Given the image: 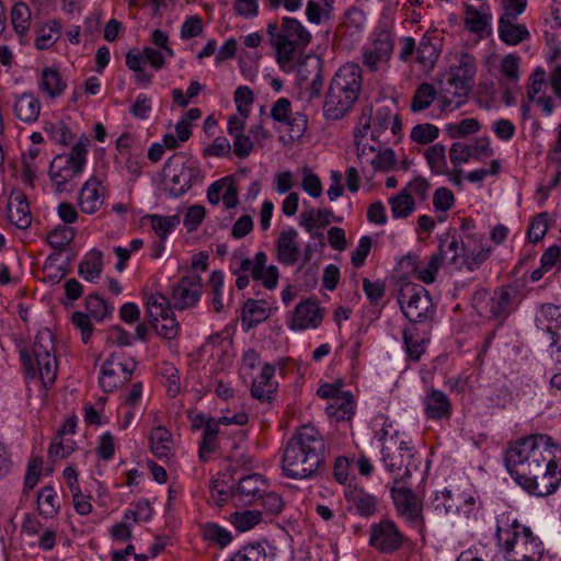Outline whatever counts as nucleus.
Instances as JSON below:
<instances>
[{
    "mask_svg": "<svg viewBox=\"0 0 561 561\" xmlns=\"http://www.w3.org/2000/svg\"><path fill=\"white\" fill-rule=\"evenodd\" d=\"M439 56V39L427 31L420 41L416 60L425 69L434 67Z\"/></svg>",
    "mask_w": 561,
    "mask_h": 561,
    "instance_id": "nucleus-33",
    "label": "nucleus"
},
{
    "mask_svg": "<svg viewBox=\"0 0 561 561\" xmlns=\"http://www.w3.org/2000/svg\"><path fill=\"white\" fill-rule=\"evenodd\" d=\"M516 21L517 20L510 19L508 15L506 19L499 20V37L506 45L516 46L530 37L526 25L518 24Z\"/></svg>",
    "mask_w": 561,
    "mask_h": 561,
    "instance_id": "nucleus-28",
    "label": "nucleus"
},
{
    "mask_svg": "<svg viewBox=\"0 0 561 561\" xmlns=\"http://www.w3.org/2000/svg\"><path fill=\"white\" fill-rule=\"evenodd\" d=\"M424 157L431 171L435 174H447L448 164L446 159V147L442 144H434L428 147Z\"/></svg>",
    "mask_w": 561,
    "mask_h": 561,
    "instance_id": "nucleus-43",
    "label": "nucleus"
},
{
    "mask_svg": "<svg viewBox=\"0 0 561 561\" xmlns=\"http://www.w3.org/2000/svg\"><path fill=\"white\" fill-rule=\"evenodd\" d=\"M247 272H250L252 279L261 282L267 290H273L278 285V267L267 264V255L263 251L256 252L253 259L242 257L239 267L232 271L237 275L236 286L240 290L249 286L250 277Z\"/></svg>",
    "mask_w": 561,
    "mask_h": 561,
    "instance_id": "nucleus-11",
    "label": "nucleus"
},
{
    "mask_svg": "<svg viewBox=\"0 0 561 561\" xmlns=\"http://www.w3.org/2000/svg\"><path fill=\"white\" fill-rule=\"evenodd\" d=\"M53 342L54 336L48 329L45 328L37 332L32 348L37 369L33 365L32 355L26 351L21 352V360L27 375L35 377L38 373L45 388L50 387L57 376V360L53 354Z\"/></svg>",
    "mask_w": 561,
    "mask_h": 561,
    "instance_id": "nucleus-6",
    "label": "nucleus"
},
{
    "mask_svg": "<svg viewBox=\"0 0 561 561\" xmlns=\"http://www.w3.org/2000/svg\"><path fill=\"white\" fill-rule=\"evenodd\" d=\"M390 492L398 515L411 527L422 530L424 527L422 501L411 489L400 483L393 484Z\"/></svg>",
    "mask_w": 561,
    "mask_h": 561,
    "instance_id": "nucleus-17",
    "label": "nucleus"
},
{
    "mask_svg": "<svg viewBox=\"0 0 561 561\" xmlns=\"http://www.w3.org/2000/svg\"><path fill=\"white\" fill-rule=\"evenodd\" d=\"M262 519V514L260 511H242L234 512L230 515V523L239 530V531H248L260 524Z\"/></svg>",
    "mask_w": 561,
    "mask_h": 561,
    "instance_id": "nucleus-50",
    "label": "nucleus"
},
{
    "mask_svg": "<svg viewBox=\"0 0 561 561\" xmlns=\"http://www.w3.org/2000/svg\"><path fill=\"white\" fill-rule=\"evenodd\" d=\"M39 514L45 517H53L59 508L57 494L51 486H44L37 495Z\"/></svg>",
    "mask_w": 561,
    "mask_h": 561,
    "instance_id": "nucleus-49",
    "label": "nucleus"
},
{
    "mask_svg": "<svg viewBox=\"0 0 561 561\" xmlns=\"http://www.w3.org/2000/svg\"><path fill=\"white\" fill-rule=\"evenodd\" d=\"M495 537L506 561H540L542 541L511 512L496 515Z\"/></svg>",
    "mask_w": 561,
    "mask_h": 561,
    "instance_id": "nucleus-3",
    "label": "nucleus"
},
{
    "mask_svg": "<svg viewBox=\"0 0 561 561\" xmlns=\"http://www.w3.org/2000/svg\"><path fill=\"white\" fill-rule=\"evenodd\" d=\"M481 128V125L476 118H465L456 124L448 125V133L451 138H460L467 135L476 134Z\"/></svg>",
    "mask_w": 561,
    "mask_h": 561,
    "instance_id": "nucleus-58",
    "label": "nucleus"
},
{
    "mask_svg": "<svg viewBox=\"0 0 561 561\" xmlns=\"http://www.w3.org/2000/svg\"><path fill=\"white\" fill-rule=\"evenodd\" d=\"M101 183L96 179L87 181L79 195L81 210L85 214H94L103 204V195L100 193Z\"/></svg>",
    "mask_w": 561,
    "mask_h": 561,
    "instance_id": "nucleus-30",
    "label": "nucleus"
},
{
    "mask_svg": "<svg viewBox=\"0 0 561 561\" xmlns=\"http://www.w3.org/2000/svg\"><path fill=\"white\" fill-rule=\"evenodd\" d=\"M204 536L206 539L218 543L220 547L227 546L231 539V534L224 527L216 524H209L204 529Z\"/></svg>",
    "mask_w": 561,
    "mask_h": 561,
    "instance_id": "nucleus-64",
    "label": "nucleus"
},
{
    "mask_svg": "<svg viewBox=\"0 0 561 561\" xmlns=\"http://www.w3.org/2000/svg\"><path fill=\"white\" fill-rule=\"evenodd\" d=\"M363 85L362 69L356 64H345L334 73L323 103V116L343 118L358 100Z\"/></svg>",
    "mask_w": 561,
    "mask_h": 561,
    "instance_id": "nucleus-5",
    "label": "nucleus"
},
{
    "mask_svg": "<svg viewBox=\"0 0 561 561\" xmlns=\"http://www.w3.org/2000/svg\"><path fill=\"white\" fill-rule=\"evenodd\" d=\"M436 98V90L433 84L424 82L421 83L412 99L411 111L421 112L426 110Z\"/></svg>",
    "mask_w": 561,
    "mask_h": 561,
    "instance_id": "nucleus-48",
    "label": "nucleus"
},
{
    "mask_svg": "<svg viewBox=\"0 0 561 561\" xmlns=\"http://www.w3.org/2000/svg\"><path fill=\"white\" fill-rule=\"evenodd\" d=\"M325 443L313 426H300L288 439L282 459L285 477L302 480L312 477L324 460Z\"/></svg>",
    "mask_w": 561,
    "mask_h": 561,
    "instance_id": "nucleus-2",
    "label": "nucleus"
},
{
    "mask_svg": "<svg viewBox=\"0 0 561 561\" xmlns=\"http://www.w3.org/2000/svg\"><path fill=\"white\" fill-rule=\"evenodd\" d=\"M493 156V149L488 137L476 138L470 145L454 142L449 149V158L455 167L469 161Z\"/></svg>",
    "mask_w": 561,
    "mask_h": 561,
    "instance_id": "nucleus-20",
    "label": "nucleus"
},
{
    "mask_svg": "<svg viewBox=\"0 0 561 561\" xmlns=\"http://www.w3.org/2000/svg\"><path fill=\"white\" fill-rule=\"evenodd\" d=\"M14 115L23 123H35L41 114L42 105L39 100L32 92H24L15 95Z\"/></svg>",
    "mask_w": 561,
    "mask_h": 561,
    "instance_id": "nucleus-27",
    "label": "nucleus"
},
{
    "mask_svg": "<svg viewBox=\"0 0 561 561\" xmlns=\"http://www.w3.org/2000/svg\"><path fill=\"white\" fill-rule=\"evenodd\" d=\"M443 262L444 260L442 259V254L434 253L430 257L426 266H420L415 270L417 279L425 284H432L435 280L436 274L442 267Z\"/></svg>",
    "mask_w": 561,
    "mask_h": 561,
    "instance_id": "nucleus-56",
    "label": "nucleus"
},
{
    "mask_svg": "<svg viewBox=\"0 0 561 561\" xmlns=\"http://www.w3.org/2000/svg\"><path fill=\"white\" fill-rule=\"evenodd\" d=\"M491 20V10L488 4H481L479 8L466 5L465 25L471 33L484 32Z\"/></svg>",
    "mask_w": 561,
    "mask_h": 561,
    "instance_id": "nucleus-34",
    "label": "nucleus"
},
{
    "mask_svg": "<svg viewBox=\"0 0 561 561\" xmlns=\"http://www.w3.org/2000/svg\"><path fill=\"white\" fill-rule=\"evenodd\" d=\"M103 271V256L102 253L92 250L88 252L78 267L79 275L87 282H96Z\"/></svg>",
    "mask_w": 561,
    "mask_h": 561,
    "instance_id": "nucleus-37",
    "label": "nucleus"
},
{
    "mask_svg": "<svg viewBox=\"0 0 561 561\" xmlns=\"http://www.w3.org/2000/svg\"><path fill=\"white\" fill-rule=\"evenodd\" d=\"M163 172L164 188L173 197L182 196L202 181L198 162L183 152L170 157L164 163Z\"/></svg>",
    "mask_w": 561,
    "mask_h": 561,
    "instance_id": "nucleus-8",
    "label": "nucleus"
},
{
    "mask_svg": "<svg viewBox=\"0 0 561 561\" xmlns=\"http://www.w3.org/2000/svg\"><path fill=\"white\" fill-rule=\"evenodd\" d=\"M325 411L335 421L351 419L355 411L353 396L350 392H340L334 399L329 401Z\"/></svg>",
    "mask_w": 561,
    "mask_h": 561,
    "instance_id": "nucleus-35",
    "label": "nucleus"
},
{
    "mask_svg": "<svg viewBox=\"0 0 561 561\" xmlns=\"http://www.w3.org/2000/svg\"><path fill=\"white\" fill-rule=\"evenodd\" d=\"M369 125L368 121L364 118H358L357 125L354 128V138L357 150V157L362 163H366L367 158H371L374 153L378 150L380 144L368 142V134Z\"/></svg>",
    "mask_w": 561,
    "mask_h": 561,
    "instance_id": "nucleus-32",
    "label": "nucleus"
},
{
    "mask_svg": "<svg viewBox=\"0 0 561 561\" xmlns=\"http://www.w3.org/2000/svg\"><path fill=\"white\" fill-rule=\"evenodd\" d=\"M89 139L82 136L68 154H58L50 163L49 175L58 193L67 190V183L78 176L87 162Z\"/></svg>",
    "mask_w": 561,
    "mask_h": 561,
    "instance_id": "nucleus-10",
    "label": "nucleus"
},
{
    "mask_svg": "<svg viewBox=\"0 0 561 561\" xmlns=\"http://www.w3.org/2000/svg\"><path fill=\"white\" fill-rule=\"evenodd\" d=\"M266 33L275 59L283 71L290 72L296 59L302 54L311 41V34L300 21L283 18L267 24Z\"/></svg>",
    "mask_w": 561,
    "mask_h": 561,
    "instance_id": "nucleus-4",
    "label": "nucleus"
},
{
    "mask_svg": "<svg viewBox=\"0 0 561 561\" xmlns=\"http://www.w3.org/2000/svg\"><path fill=\"white\" fill-rule=\"evenodd\" d=\"M253 92L247 85H240L234 92V104L237 111L242 116H249L250 106L253 103Z\"/></svg>",
    "mask_w": 561,
    "mask_h": 561,
    "instance_id": "nucleus-61",
    "label": "nucleus"
},
{
    "mask_svg": "<svg viewBox=\"0 0 561 561\" xmlns=\"http://www.w3.org/2000/svg\"><path fill=\"white\" fill-rule=\"evenodd\" d=\"M476 72L474 57L467 53L461 54L458 64L450 68V77L448 79V84L454 87L455 91L450 95L442 94L438 98L442 110L454 111L465 103L473 85Z\"/></svg>",
    "mask_w": 561,
    "mask_h": 561,
    "instance_id": "nucleus-9",
    "label": "nucleus"
},
{
    "mask_svg": "<svg viewBox=\"0 0 561 561\" xmlns=\"http://www.w3.org/2000/svg\"><path fill=\"white\" fill-rule=\"evenodd\" d=\"M389 204L394 218H407L415 208L414 199L407 190H402L397 195L390 197Z\"/></svg>",
    "mask_w": 561,
    "mask_h": 561,
    "instance_id": "nucleus-46",
    "label": "nucleus"
},
{
    "mask_svg": "<svg viewBox=\"0 0 561 561\" xmlns=\"http://www.w3.org/2000/svg\"><path fill=\"white\" fill-rule=\"evenodd\" d=\"M519 61L520 58L516 54H507L502 59L501 72L511 82H517L520 78Z\"/></svg>",
    "mask_w": 561,
    "mask_h": 561,
    "instance_id": "nucleus-62",
    "label": "nucleus"
},
{
    "mask_svg": "<svg viewBox=\"0 0 561 561\" xmlns=\"http://www.w3.org/2000/svg\"><path fill=\"white\" fill-rule=\"evenodd\" d=\"M423 405L428 420H446L451 415V402L442 390L430 389L423 398Z\"/></svg>",
    "mask_w": 561,
    "mask_h": 561,
    "instance_id": "nucleus-24",
    "label": "nucleus"
},
{
    "mask_svg": "<svg viewBox=\"0 0 561 561\" xmlns=\"http://www.w3.org/2000/svg\"><path fill=\"white\" fill-rule=\"evenodd\" d=\"M142 220L150 222L151 228L160 237L161 240H165L168 234L180 224V217L178 215L162 216L152 214L144 216Z\"/></svg>",
    "mask_w": 561,
    "mask_h": 561,
    "instance_id": "nucleus-44",
    "label": "nucleus"
},
{
    "mask_svg": "<svg viewBox=\"0 0 561 561\" xmlns=\"http://www.w3.org/2000/svg\"><path fill=\"white\" fill-rule=\"evenodd\" d=\"M11 21L15 32L24 34L30 27V8L24 2H16L11 9Z\"/></svg>",
    "mask_w": 561,
    "mask_h": 561,
    "instance_id": "nucleus-51",
    "label": "nucleus"
},
{
    "mask_svg": "<svg viewBox=\"0 0 561 561\" xmlns=\"http://www.w3.org/2000/svg\"><path fill=\"white\" fill-rule=\"evenodd\" d=\"M404 536L391 519H381L370 526L369 545L382 553H392L399 550Z\"/></svg>",
    "mask_w": 561,
    "mask_h": 561,
    "instance_id": "nucleus-19",
    "label": "nucleus"
},
{
    "mask_svg": "<svg viewBox=\"0 0 561 561\" xmlns=\"http://www.w3.org/2000/svg\"><path fill=\"white\" fill-rule=\"evenodd\" d=\"M146 307L150 324L160 322L162 317H169L173 313L171 300L160 293L150 295L147 298Z\"/></svg>",
    "mask_w": 561,
    "mask_h": 561,
    "instance_id": "nucleus-39",
    "label": "nucleus"
},
{
    "mask_svg": "<svg viewBox=\"0 0 561 561\" xmlns=\"http://www.w3.org/2000/svg\"><path fill=\"white\" fill-rule=\"evenodd\" d=\"M398 302L404 317L413 323L426 322L435 314L428 291L419 284H404L400 289Z\"/></svg>",
    "mask_w": 561,
    "mask_h": 561,
    "instance_id": "nucleus-12",
    "label": "nucleus"
},
{
    "mask_svg": "<svg viewBox=\"0 0 561 561\" xmlns=\"http://www.w3.org/2000/svg\"><path fill=\"white\" fill-rule=\"evenodd\" d=\"M366 118L369 125V136L373 142H390L391 137H398L401 131V122L398 114L392 113L389 106L380 105L373 111L364 108L358 118Z\"/></svg>",
    "mask_w": 561,
    "mask_h": 561,
    "instance_id": "nucleus-14",
    "label": "nucleus"
},
{
    "mask_svg": "<svg viewBox=\"0 0 561 561\" xmlns=\"http://www.w3.org/2000/svg\"><path fill=\"white\" fill-rule=\"evenodd\" d=\"M322 314L319 306L310 300L298 304L288 321L289 329L301 331L314 329L320 325Z\"/></svg>",
    "mask_w": 561,
    "mask_h": 561,
    "instance_id": "nucleus-22",
    "label": "nucleus"
},
{
    "mask_svg": "<svg viewBox=\"0 0 561 561\" xmlns=\"http://www.w3.org/2000/svg\"><path fill=\"white\" fill-rule=\"evenodd\" d=\"M453 489L445 488L443 491H436L434 497L427 505L428 511L433 513L436 518L453 515Z\"/></svg>",
    "mask_w": 561,
    "mask_h": 561,
    "instance_id": "nucleus-42",
    "label": "nucleus"
},
{
    "mask_svg": "<svg viewBox=\"0 0 561 561\" xmlns=\"http://www.w3.org/2000/svg\"><path fill=\"white\" fill-rule=\"evenodd\" d=\"M151 327L159 336L167 340L175 339L180 330V324L176 321L174 313L169 317H162L160 322H154Z\"/></svg>",
    "mask_w": 561,
    "mask_h": 561,
    "instance_id": "nucleus-57",
    "label": "nucleus"
},
{
    "mask_svg": "<svg viewBox=\"0 0 561 561\" xmlns=\"http://www.w3.org/2000/svg\"><path fill=\"white\" fill-rule=\"evenodd\" d=\"M85 307L89 316L98 321H102L111 312L105 300L94 294L87 297Z\"/></svg>",
    "mask_w": 561,
    "mask_h": 561,
    "instance_id": "nucleus-59",
    "label": "nucleus"
},
{
    "mask_svg": "<svg viewBox=\"0 0 561 561\" xmlns=\"http://www.w3.org/2000/svg\"><path fill=\"white\" fill-rule=\"evenodd\" d=\"M8 218L20 229H26L31 222L32 217L27 204L26 195L20 190L11 192L8 203Z\"/></svg>",
    "mask_w": 561,
    "mask_h": 561,
    "instance_id": "nucleus-26",
    "label": "nucleus"
},
{
    "mask_svg": "<svg viewBox=\"0 0 561 561\" xmlns=\"http://www.w3.org/2000/svg\"><path fill=\"white\" fill-rule=\"evenodd\" d=\"M151 451L158 458H167L172 454L173 442L171 433L163 426L154 427L150 433Z\"/></svg>",
    "mask_w": 561,
    "mask_h": 561,
    "instance_id": "nucleus-41",
    "label": "nucleus"
},
{
    "mask_svg": "<svg viewBox=\"0 0 561 561\" xmlns=\"http://www.w3.org/2000/svg\"><path fill=\"white\" fill-rule=\"evenodd\" d=\"M297 238L298 232L294 228L279 233L276 240V255L283 265L291 266L297 263L300 253Z\"/></svg>",
    "mask_w": 561,
    "mask_h": 561,
    "instance_id": "nucleus-25",
    "label": "nucleus"
},
{
    "mask_svg": "<svg viewBox=\"0 0 561 561\" xmlns=\"http://www.w3.org/2000/svg\"><path fill=\"white\" fill-rule=\"evenodd\" d=\"M514 290L506 287L496 288L493 294L479 288L473 293L471 306L484 319L496 320L502 324L510 314Z\"/></svg>",
    "mask_w": 561,
    "mask_h": 561,
    "instance_id": "nucleus-13",
    "label": "nucleus"
},
{
    "mask_svg": "<svg viewBox=\"0 0 561 561\" xmlns=\"http://www.w3.org/2000/svg\"><path fill=\"white\" fill-rule=\"evenodd\" d=\"M394 41L390 31L377 28L363 47V64L371 72L383 68L391 58Z\"/></svg>",
    "mask_w": 561,
    "mask_h": 561,
    "instance_id": "nucleus-16",
    "label": "nucleus"
},
{
    "mask_svg": "<svg viewBox=\"0 0 561 561\" xmlns=\"http://www.w3.org/2000/svg\"><path fill=\"white\" fill-rule=\"evenodd\" d=\"M455 195L447 187H438L433 194V206L436 211L445 213L455 205Z\"/></svg>",
    "mask_w": 561,
    "mask_h": 561,
    "instance_id": "nucleus-63",
    "label": "nucleus"
},
{
    "mask_svg": "<svg viewBox=\"0 0 561 561\" xmlns=\"http://www.w3.org/2000/svg\"><path fill=\"white\" fill-rule=\"evenodd\" d=\"M267 490V481L260 473H251L242 477L234 491H231L233 500L243 505H251L262 497Z\"/></svg>",
    "mask_w": 561,
    "mask_h": 561,
    "instance_id": "nucleus-21",
    "label": "nucleus"
},
{
    "mask_svg": "<svg viewBox=\"0 0 561 561\" xmlns=\"http://www.w3.org/2000/svg\"><path fill=\"white\" fill-rule=\"evenodd\" d=\"M403 343L405 353L412 360H419L425 351L424 341L417 337L415 330H404Z\"/></svg>",
    "mask_w": 561,
    "mask_h": 561,
    "instance_id": "nucleus-54",
    "label": "nucleus"
},
{
    "mask_svg": "<svg viewBox=\"0 0 561 561\" xmlns=\"http://www.w3.org/2000/svg\"><path fill=\"white\" fill-rule=\"evenodd\" d=\"M266 301L248 299L242 310L243 322H249V327L257 324L267 318Z\"/></svg>",
    "mask_w": 561,
    "mask_h": 561,
    "instance_id": "nucleus-47",
    "label": "nucleus"
},
{
    "mask_svg": "<svg viewBox=\"0 0 561 561\" xmlns=\"http://www.w3.org/2000/svg\"><path fill=\"white\" fill-rule=\"evenodd\" d=\"M203 282L201 275L192 273L183 276L172 286L171 302L176 310L195 307L201 300Z\"/></svg>",
    "mask_w": 561,
    "mask_h": 561,
    "instance_id": "nucleus-18",
    "label": "nucleus"
},
{
    "mask_svg": "<svg viewBox=\"0 0 561 561\" xmlns=\"http://www.w3.org/2000/svg\"><path fill=\"white\" fill-rule=\"evenodd\" d=\"M463 250V241L456 232H447L439 237V248L436 254H442V259L448 260L450 263L456 264L457 259Z\"/></svg>",
    "mask_w": 561,
    "mask_h": 561,
    "instance_id": "nucleus-38",
    "label": "nucleus"
},
{
    "mask_svg": "<svg viewBox=\"0 0 561 561\" xmlns=\"http://www.w3.org/2000/svg\"><path fill=\"white\" fill-rule=\"evenodd\" d=\"M558 446L546 434L517 440L505 451V467L525 491L537 496L556 492L561 483V468L556 459Z\"/></svg>",
    "mask_w": 561,
    "mask_h": 561,
    "instance_id": "nucleus-1",
    "label": "nucleus"
},
{
    "mask_svg": "<svg viewBox=\"0 0 561 561\" xmlns=\"http://www.w3.org/2000/svg\"><path fill=\"white\" fill-rule=\"evenodd\" d=\"M275 367L265 364L257 378L253 380L251 393L255 399L268 401L277 389V382L273 380Z\"/></svg>",
    "mask_w": 561,
    "mask_h": 561,
    "instance_id": "nucleus-29",
    "label": "nucleus"
},
{
    "mask_svg": "<svg viewBox=\"0 0 561 561\" xmlns=\"http://www.w3.org/2000/svg\"><path fill=\"white\" fill-rule=\"evenodd\" d=\"M344 495L350 506L362 517H370L378 512L379 501L377 496L362 488L348 485Z\"/></svg>",
    "mask_w": 561,
    "mask_h": 561,
    "instance_id": "nucleus-23",
    "label": "nucleus"
},
{
    "mask_svg": "<svg viewBox=\"0 0 561 561\" xmlns=\"http://www.w3.org/2000/svg\"><path fill=\"white\" fill-rule=\"evenodd\" d=\"M379 440L382 442L381 460L393 479V484L405 482L411 478V468L414 465V454L408 443L398 437V434L389 435L381 430Z\"/></svg>",
    "mask_w": 561,
    "mask_h": 561,
    "instance_id": "nucleus-7",
    "label": "nucleus"
},
{
    "mask_svg": "<svg viewBox=\"0 0 561 561\" xmlns=\"http://www.w3.org/2000/svg\"><path fill=\"white\" fill-rule=\"evenodd\" d=\"M274 549L265 542L244 546L230 561H274Z\"/></svg>",
    "mask_w": 561,
    "mask_h": 561,
    "instance_id": "nucleus-36",
    "label": "nucleus"
},
{
    "mask_svg": "<svg viewBox=\"0 0 561 561\" xmlns=\"http://www.w3.org/2000/svg\"><path fill=\"white\" fill-rule=\"evenodd\" d=\"M67 88V82L62 79L57 68L46 67L43 69L38 89L51 99L60 96Z\"/></svg>",
    "mask_w": 561,
    "mask_h": 561,
    "instance_id": "nucleus-31",
    "label": "nucleus"
},
{
    "mask_svg": "<svg viewBox=\"0 0 561 561\" xmlns=\"http://www.w3.org/2000/svg\"><path fill=\"white\" fill-rule=\"evenodd\" d=\"M61 35V24L57 20L50 21L37 31L36 48L44 50L51 47Z\"/></svg>",
    "mask_w": 561,
    "mask_h": 561,
    "instance_id": "nucleus-45",
    "label": "nucleus"
},
{
    "mask_svg": "<svg viewBox=\"0 0 561 561\" xmlns=\"http://www.w3.org/2000/svg\"><path fill=\"white\" fill-rule=\"evenodd\" d=\"M537 328L547 332V327L559 325L561 323V307L547 304L541 307L540 313L536 319Z\"/></svg>",
    "mask_w": 561,
    "mask_h": 561,
    "instance_id": "nucleus-52",
    "label": "nucleus"
},
{
    "mask_svg": "<svg viewBox=\"0 0 561 561\" xmlns=\"http://www.w3.org/2000/svg\"><path fill=\"white\" fill-rule=\"evenodd\" d=\"M366 163L371 164L375 170L389 171L393 169L396 164V156L393 150H381V147L379 146L378 150L374 153V156L371 158L366 159Z\"/></svg>",
    "mask_w": 561,
    "mask_h": 561,
    "instance_id": "nucleus-55",
    "label": "nucleus"
},
{
    "mask_svg": "<svg viewBox=\"0 0 561 561\" xmlns=\"http://www.w3.org/2000/svg\"><path fill=\"white\" fill-rule=\"evenodd\" d=\"M75 236L76 231L73 228L59 225L49 232L47 241L51 248L60 251L73 240Z\"/></svg>",
    "mask_w": 561,
    "mask_h": 561,
    "instance_id": "nucleus-53",
    "label": "nucleus"
},
{
    "mask_svg": "<svg viewBox=\"0 0 561 561\" xmlns=\"http://www.w3.org/2000/svg\"><path fill=\"white\" fill-rule=\"evenodd\" d=\"M136 368L134 358L127 356L124 352H114L103 363L100 377V386L105 392H111L119 385L126 382L131 377Z\"/></svg>",
    "mask_w": 561,
    "mask_h": 561,
    "instance_id": "nucleus-15",
    "label": "nucleus"
},
{
    "mask_svg": "<svg viewBox=\"0 0 561 561\" xmlns=\"http://www.w3.org/2000/svg\"><path fill=\"white\" fill-rule=\"evenodd\" d=\"M439 130L432 124H420L412 128L411 139L417 144H430L438 137Z\"/></svg>",
    "mask_w": 561,
    "mask_h": 561,
    "instance_id": "nucleus-60",
    "label": "nucleus"
},
{
    "mask_svg": "<svg viewBox=\"0 0 561 561\" xmlns=\"http://www.w3.org/2000/svg\"><path fill=\"white\" fill-rule=\"evenodd\" d=\"M341 221L331 209H310L300 214V226L308 232L328 226L331 221Z\"/></svg>",
    "mask_w": 561,
    "mask_h": 561,
    "instance_id": "nucleus-40",
    "label": "nucleus"
}]
</instances>
